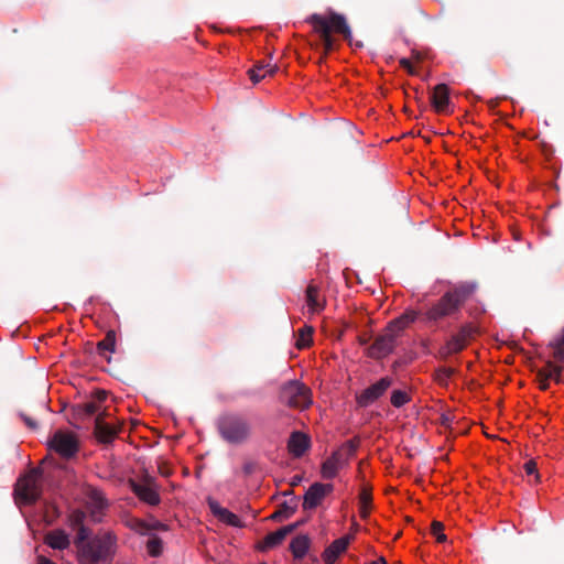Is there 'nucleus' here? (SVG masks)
<instances>
[{
    "label": "nucleus",
    "mask_w": 564,
    "mask_h": 564,
    "mask_svg": "<svg viewBox=\"0 0 564 564\" xmlns=\"http://www.w3.org/2000/svg\"><path fill=\"white\" fill-rule=\"evenodd\" d=\"M311 445L310 437L299 431L291 434L288 442V449L294 457H301Z\"/></svg>",
    "instance_id": "f3484780"
},
{
    "label": "nucleus",
    "mask_w": 564,
    "mask_h": 564,
    "mask_svg": "<svg viewBox=\"0 0 564 564\" xmlns=\"http://www.w3.org/2000/svg\"><path fill=\"white\" fill-rule=\"evenodd\" d=\"M539 384H540L541 390H547L549 386H550L549 380L541 381V382H539Z\"/></svg>",
    "instance_id": "864d4df0"
},
{
    "label": "nucleus",
    "mask_w": 564,
    "mask_h": 564,
    "mask_svg": "<svg viewBox=\"0 0 564 564\" xmlns=\"http://www.w3.org/2000/svg\"><path fill=\"white\" fill-rule=\"evenodd\" d=\"M297 508V498L293 497L290 501H284L280 505L279 509L272 513L271 519L281 520L290 518Z\"/></svg>",
    "instance_id": "b1692460"
},
{
    "label": "nucleus",
    "mask_w": 564,
    "mask_h": 564,
    "mask_svg": "<svg viewBox=\"0 0 564 564\" xmlns=\"http://www.w3.org/2000/svg\"><path fill=\"white\" fill-rule=\"evenodd\" d=\"M283 495H284V496H286V495H292V491H291V490L285 491Z\"/></svg>",
    "instance_id": "bf43d9fd"
},
{
    "label": "nucleus",
    "mask_w": 564,
    "mask_h": 564,
    "mask_svg": "<svg viewBox=\"0 0 564 564\" xmlns=\"http://www.w3.org/2000/svg\"><path fill=\"white\" fill-rule=\"evenodd\" d=\"M332 484L314 482L305 492L303 499V509L312 510L321 505L323 499L333 491Z\"/></svg>",
    "instance_id": "ddd939ff"
},
{
    "label": "nucleus",
    "mask_w": 564,
    "mask_h": 564,
    "mask_svg": "<svg viewBox=\"0 0 564 564\" xmlns=\"http://www.w3.org/2000/svg\"><path fill=\"white\" fill-rule=\"evenodd\" d=\"M39 564H55V563L52 562L51 560L46 558V557L41 556L39 558Z\"/></svg>",
    "instance_id": "603ef678"
},
{
    "label": "nucleus",
    "mask_w": 564,
    "mask_h": 564,
    "mask_svg": "<svg viewBox=\"0 0 564 564\" xmlns=\"http://www.w3.org/2000/svg\"><path fill=\"white\" fill-rule=\"evenodd\" d=\"M208 506H209L213 514L216 516L217 518L220 516V510L225 509L221 506H219V503L217 501H215L213 499L208 500Z\"/></svg>",
    "instance_id": "a18cd8bd"
},
{
    "label": "nucleus",
    "mask_w": 564,
    "mask_h": 564,
    "mask_svg": "<svg viewBox=\"0 0 564 564\" xmlns=\"http://www.w3.org/2000/svg\"><path fill=\"white\" fill-rule=\"evenodd\" d=\"M350 543V536L346 535L332 542L329 546L325 549L322 557L326 564H333L336 562L338 556L346 551Z\"/></svg>",
    "instance_id": "dca6fc26"
},
{
    "label": "nucleus",
    "mask_w": 564,
    "mask_h": 564,
    "mask_svg": "<svg viewBox=\"0 0 564 564\" xmlns=\"http://www.w3.org/2000/svg\"><path fill=\"white\" fill-rule=\"evenodd\" d=\"M116 350V332L109 329L105 338L97 343V351L100 356H105L106 351L115 352Z\"/></svg>",
    "instance_id": "cd10ccee"
},
{
    "label": "nucleus",
    "mask_w": 564,
    "mask_h": 564,
    "mask_svg": "<svg viewBox=\"0 0 564 564\" xmlns=\"http://www.w3.org/2000/svg\"><path fill=\"white\" fill-rule=\"evenodd\" d=\"M217 430L220 437L231 445L248 443L253 434L250 420L241 413H226L218 419Z\"/></svg>",
    "instance_id": "7ed1b4c3"
},
{
    "label": "nucleus",
    "mask_w": 564,
    "mask_h": 564,
    "mask_svg": "<svg viewBox=\"0 0 564 564\" xmlns=\"http://www.w3.org/2000/svg\"><path fill=\"white\" fill-rule=\"evenodd\" d=\"M279 401L290 408L304 410L312 404V391L299 380H290L280 387Z\"/></svg>",
    "instance_id": "39448f33"
},
{
    "label": "nucleus",
    "mask_w": 564,
    "mask_h": 564,
    "mask_svg": "<svg viewBox=\"0 0 564 564\" xmlns=\"http://www.w3.org/2000/svg\"><path fill=\"white\" fill-rule=\"evenodd\" d=\"M130 487L133 494L142 501L156 506L160 503L158 487L152 477L145 476L142 481L130 480Z\"/></svg>",
    "instance_id": "1a4fd4ad"
},
{
    "label": "nucleus",
    "mask_w": 564,
    "mask_h": 564,
    "mask_svg": "<svg viewBox=\"0 0 564 564\" xmlns=\"http://www.w3.org/2000/svg\"><path fill=\"white\" fill-rule=\"evenodd\" d=\"M311 545V539L306 534H300L295 536L290 543V550L294 558H303Z\"/></svg>",
    "instance_id": "4be33fe9"
},
{
    "label": "nucleus",
    "mask_w": 564,
    "mask_h": 564,
    "mask_svg": "<svg viewBox=\"0 0 564 564\" xmlns=\"http://www.w3.org/2000/svg\"><path fill=\"white\" fill-rule=\"evenodd\" d=\"M117 544V536L104 532L91 538L77 553L79 564H99L110 562Z\"/></svg>",
    "instance_id": "20e7f679"
},
{
    "label": "nucleus",
    "mask_w": 564,
    "mask_h": 564,
    "mask_svg": "<svg viewBox=\"0 0 564 564\" xmlns=\"http://www.w3.org/2000/svg\"><path fill=\"white\" fill-rule=\"evenodd\" d=\"M419 312L414 310H406L402 315L389 322L386 328L394 336L399 337L406 327L419 318Z\"/></svg>",
    "instance_id": "2eb2a0df"
},
{
    "label": "nucleus",
    "mask_w": 564,
    "mask_h": 564,
    "mask_svg": "<svg viewBox=\"0 0 564 564\" xmlns=\"http://www.w3.org/2000/svg\"><path fill=\"white\" fill-rule=\"evenodd\" d=\"M107 395L108 394L105 390H97L95 392V398H96L97 404L104 402L107 399Z\"/></svg>",
    "instance_id": "8fccbe9b"
},
{
    "label": "nucleus",
    "mask_w": 564,
    "mask_h": 564,
    "mask_svg": "<svg viewBox=\"0 0 564 564\" xmlns=\"http://www.w3.org/2000/svg\"><path fill=\"white\" fill-rule=\"evenodd\" d=\"M411 401V397L406 391L393 390L391 393V404L394 408H401Z\"/></svg>",
    "instance_id": "72a5a7b5"
},
{
    "label": "nucleus",
    "mask_w": 564,
    "mask_h": 564,
    "mask_svg": "<svg viewBox=\"0 0 564 564\" xmlns=\"http://www.w3.org/2000/svg\"><path fill=\"white\" fill-rule=\"evenodd\" d=\"M400 65H401V67L406 69L409 74L415 75V69H414V67L412 66L411 62L408 58H401L400 59Z\"/></svg>",
    "instance_id": "49530a36"
},
{
    "label": "nucleus",
    "mask_w": 564,
    "mask_h": 564,
    "mask_svg": "<svg viewBox=\"0 0 564 564\" xmlns=\"http://www.w3.org/2000/svg\"><path fill=\"white\" fill-rule=\"evenodd\" d=\"M44 542L54 550H65L70 544L68 535L61 529L46 533Z\"/></svg>",
    "instance_id": "aec40b11"
},
{
    "label": "nucleus",
    "mask_w": 564,
    "mask_h": 564,
    "mask_svg": "<svg viewBox=\"0 0 564 564\" xmlns=\"http://www.w3.org/2000/svg\"><path fill=\"white\" fill-rule=\"evenodd\" d=\"M50 510L53 512L54 517L59 516V510L56 506H54V505L50 506Z\"/></svg>",
    "instance_id": "5fc2aeb1"
},
{
    "label": "nucleus",
    "mask_w": 564,
    "mask_h": 564,
    "mask_svg": "<svg viewBox=\"0 0 564 564\" xmlns=\"http://www.w3.org/2000/svg\"><path fill=\"white\" fill-rule=\"evenodd\" d=\"M393 380L390 377H383L376 383L369 386L367 389L356 395L357 404L360 408H367L375 401L380 399L387 390L391 387Z\"/></svg>",
    "instance_id": "9d476101"
},
{
    "label": "nucleus",
    "mask_w": 564,
    "mask_h": 564,
    "mask_svg": "<svg viewBox=\"0 0 564 564\" xmlns=\"http://www.w3.org/2000/svg\"><path fill=\"white\" fill-rule=\"evenodd\" d=\"M257 467L258 465L256 462L247 460L242 466V471L246 476H250L256 471Z\"/></svg>",
    "instance_id": "37998d69"
},
{
    "label": "nucleus",
    "mask_w": 564,
    "mask_h": 564,
    "mask_svg": "<svg viewBox=\"0 0 564 564\" xmlns=\"http://www.w3.org/2000/svg\"><path fill=\"white\" fill-rule=\"evenodd\" d=\"M301 481H302V476H300V475H295V476L292 478V480H291L290 485H291L292 487H294V486H297Z\"/></svg>",
    "instance_id": "3c124183"
},
{
    "label": "nucleus",
    "mask_w": 564,
    "mask_h": 564,
    "mask_svg": "<svg viewBox=\"0 0 564 564\" xmlns=\"http://www.w3.org/2000/svg\"><path fill=\"white\" fill-rule=\"evenodd\" d=\"M91 503L89 507L90 519L95 523H99L102 520L104 510L107 507V501L99 494H94L91 497Z\"/></svg>",
    "instance_id": "5701e85b"
},
{
    "label": "nucleus",
    "mask_w": 564,
    "mask_h": 564,
    "mask_svg": "<svg viewBox=\"0 0 564 564\" xmlns=\"http://www.w3.org/2000/svg\"><path fill=\"white\" fill-rule=\"evenodd\" d=\"M536 380L539 382L544 380H550V368L547 367V364L544 368H540L536 370Z\"/></svg>",
    "instance_id": "79ce46f5"
},
{
    "label": "nucleus",
    "mask_w": 564,
    "mask_h": 564,
    "mask_svg": "<svg viewBox=\"0 0 564 564\" xmlns=\"http://www.w3.org/2000/svg\"><path fill=\"white\" fill-rule=\"evenodd\" d=\"M306 23L313 26L315 33L321 37L324 47V55L335 48V39L332 33H338L351 45L352 34L345 15L329 11L326 15L313 13L306 19Z\"/></svg>",
    "instance_id": "f03ea898"
},
{
    "label": "nucleus",
    "mask_w": 564,
    "mask_h": 564,
    "mask_svg": "<svg viewBox=\"0 0 564 564\" xmlns=\"http://www.w3.org/2000/svg\"><path fill=\"white\" fill-rule=\"evenodd\" d=\"M48 447L63 458L68 459L77 454L79 444L74 434L56 431L48 442Z\"/></svg>",
    "instance_id": "6e6552de"
},
{
    "label": "nucleus",
    "mask_w": 564,
    "mask_h": 564,
    "mask_svg": "<svg viewBox=\"0 0 564 564\" xmlns=\"http://www.w3.org/2000/svg\"><path fill=\"white\" fill-rule=\"evenodd\" d=\"M278 70L276 65H271L270 63L259 62L254 65L253 68L249 69L248 74L253 84L259 83L267 76H273Z\"/></svg>",
    "instance_id": "412c9836"
},
{
    "label": "nucleus",
    "mask_w": 564,
    "mask_h": 564,
    "mask_svg": "<svg viewBox=\"0 0 564 564\" xmlns=\"http://www.w3.org/2000/svg\"><path fill=\"white\" fill-rule=\"evenodd\" d=\"M306 304L312 314L319 313L325 307V299L321 295L319 288L313 283L308 284L305 292Z\"/></svg>",
    "instance_id": "6ab92c4d"
},
{
    "label": "nucleus",
    "mask_w": 564,
    "mask_h": 564,
    "mask_svg": "<svg viewBox=\"0 0 564 564\" xmlns=\"http://www.w3.org/2000/svg\"><path fill=\"white\" fill-rule=\"evenodd\" d=\"M41 475V469L33 468L18 480L14 492L25 503H34L41 498L42 489L39 484Z\"/></svg>",
    "instance_id": "423d86ee"
},
{
    "label": "nucleus",
    "mask_w": 564,
    "mask_h": 564,
    "mask_svg": "<svg viewBox=\"0 0 564 564\" xmlns=\"http://www.w3.org/2000/svg\"><path fill=\"white\" fill-rule=\"evenodd\" d=\"M476 284L462 283L446 291L422 315V321L437 324L445 318H457L465 302L474 294Z\"/></svg>",
    "instance_id": "f257e3e1"
},
{
    "label": "nucleus",
    "mask_w": 564,
    "mask_h": 564,
    "mask_svg": "<svg viewBox=\"0 0 564 564\" xmlns=\"http://www.w3.org/2000/svg\"><path fill=\"white\" fill-rule=\"evenodd\" d=\"M218 519L231 527H241V520L239 519V517L226 508L224 510H220V516L218 517Z\"/></svg>",
    "instance_id": "f704fd0d"
},
{
    "label": "nucleus",
    "mask_w": 564,
    "mask_h": 564,
    "mask_svg": "<svg viewBox=\"0 0 564 564\" xmlns=\"http://www.w3.org/2000/svg\"><path fill=\"white\" fill-rule=\"evenodd\" d=\"M476 333V327L468 323L462 325L456 334H454L446 344L440 349L438 354L442 358H447L451 355L457 354L462 351L466 346L468 340Z\"/></svg>",
    "instance_id": "0eeeda50"
},
{
    "label": "nucleus",
    "mask_w": 564,
    "mask_h": 564,
    "mask_svg": "<svg viewBox=\"0 0 564 564\" xmlns=\"http://www.w3.org/2000/svg\"><path fill=\"white\" fill-rule=\"evenodd\" d=\"M169 528L166 524L155 521L154 523L150 524V531H166Z\"/></svg>",
    "instance_id": "09e8293b"
},
{
    "label": "nucleus",
    "mask_w": 564,
    "mask_h": 564,
    "mask_svg": "<svg viewBox=\"0 0 564 564\" xmlns=\"http://www.w3.org/2000/svg\"><path fill=\"white\" fill-rule=\"evenodd\" d=\"M371 502V490L367 487H362L359 492V514L362 519H366L369 516Z\"/></svg>",
    "instance_id": "a878e982"
},
{
    "label": "nucleus",
    "mask_w": 564,
    "mask_h": 564,
    "mask_svg": "<svg viewBox=\"0 0 564 564\" xmlns=\"http://www.w3.org/2000/svg\"><path fill=\"white\" fill-rule=\"evenodd\" d=\"M431 529H432V533L435 535L437 542L444 543L447 540V536L443 533L444 524L442 522L433 521Z\"/></svg>",
    "instance_id": "4c0bfd02"
},
{
    "label": "nucleus",
    "mask_w": 564,
    "mask_h": 564,
    "mask_svg": "<svg viewBox=\"0 0 564 564\" xmlns=\"http://www.w3.org/2000/svg\"><path fill=\"white\" fill-rule=\"evenodd\" d=\"M147 551L150 556L158 557L163 552V541L155 534H150L147 541Z\"/></svg>",
    "instance_id": "2f4dec72"
},
{
    "label": "nucleus",
    "mask_w": 564,
    "mask_h": 564,
    "mask_svg": "<svg viewBox=\"0 0 564 564\" xmlns=\"http://www.w3.org/2000/svg\"><path fill=\"white\" fill-rule=\"evenodd\" d=\"M86 519V513L82 510H74L69 514V524L72 528L76 529L78 527L84 525Z\"/></svg>",
    "instance_id": "e433bc0d"
},
{
    "label": "nucleus",
    "mask_w": 564,
    "mask_h": 564,
    "mask_svg": "<svg viewBox=\"0 0 564 564\" xmlns=\"http://www.w3.org/2000/svg\"><path fill=\"white\" fill-rule=\"evenodd\" d=\"M260 564H267V563L262 562V563H260Z\"/></svg>",
    "instance_id": "052dcab7"
},
{
    "label": "nucleus",
    "mask_w": 564,
    "mask_h": 564,
    "mask_svg": "<svg viewBox=\"0 0 564 564\" xmlns=\"http://www.w3.org/2000/svg\"><path fill=\"white\" fill-rule=\"evenodd\" d=\"M431 104L437 113L449 112V88L446 84H438L434 87L431 95Z\"/></svg>",
    "instance_id": "4468645a"
},
{
    "label": "nucleus",
    "mask_w": 564,
    "mask_h": 564,
    "mask_svg": "<svg viewBox=\"0 0 564 564\" xmlns=\"http://www.w3.org/2000/svg\"><path fill=\"white\" fill-rule=\"evenodd\" d=\"M99 409V405L96 401H89L84 404H78L74 408V413L76 416L85 419L93 416Z\"/></svg>",
    "instance_id": "c756f323"
},
{
    "label": "nucleus",
    "mask_w": 564,
    "mask_h": 564,
    "mask_svg": "<svg viewBox=\"0 0 564 564\" xmlns=\"http://www.w3.org/2000/svg\"><path fill=\"white\" fill-rule=\"evenodd\" d=\"M126 525L130 530H132L141 535L149 534V532H150V523H147L145 521L138 519V518L128 519L126 521Z\"/></svg>",
    "instance_id": "473e14b6"
},
{
    "label": "nucleus",
    "mask_w": 564,
    "mask_h": 564,
    "mask_svg": "<svg viewBox=\"0 0 564 564\" xmlns=\"http://www.w3.org/2000/svg\"><path fill=\"white\" fill-rule=\"evenodd\" d=\"M359 340H360V344H361V345H366V344H367V341H368L366 338H360Z\"/></svg>",
    "instance_id": "13d9d810"
},
{
    "label": "nucleus",
    "mask_w": 564,
    "mask_h": 564,
    "mask_svg": "<svg viewBox=\"0 0 564 564\" xmlns=\"http://www.w3.org/2000/svg\"><path fill=\"white\" fill-rule=\"evenodd\" d=\"M109 415L106 411L99 413L95 419L94 434L104 444L112 443L121 430V425H111L105 421Z\"/></svg>",
    "instance_id": "f8f14e48"
},
{
    "label": "nucleus",
    "mask_w": 564,
    "mask_h": 564,
    "mask_svg": "<svg viewBox=\"0 0 564 564\" xmlns=\"http://www.w3.org/2000/svg\"><path fill=\"white\" fill-rule=\"evenodd\" d=\"M347 465L346 460L336 451L322 464V477L333 479L337 476L339 469Z\"/></svg>",
    "instance_id": "a211bd4d"
},
{
    "label": "nucleus",
    "mask_w": 564,
    "mask_h": 564,
    "mask_svg": "<svg viewBox=\"0 0 564 564\" xmlns=\"http://www.w3.org/2000/svg\"><path fill=\"white\" fill-rule=\"evenodd\" d=\"M359 446L358 438H351L346 441L336 452L340 453V456L348 463V460L355 456L356 451Z\"/></svg>",
    "instance_id": "7c9ffc66"
},
{
    "label": "nucleus",
    "mask_w": 564,
    "mask_h": 564,
    "mask_svg": "<svg viewBox=\"0 0 564 564\" xmlns=\"http://www.w3.org/2000/svg\"><path fill=\"white\" fill-rule=\"evenodd\" d=\"M547 367L550 368V379H553L556 383H561L563 368L552 361H547Z\"/></svg>",
    "instance_id": "ea45409f"
},
{
    "label": "nucleus",
    "mask_w": 564,
    "mask_h": 564,
    "mask_svg": "<svg viewBox=\"0 0 564 564\" xmlns=\"http://www.w3.org/2000/svg\"><path fill=\"white\" fill-rule=\"evenodd\" d=\"M20 417L23 420V422L25 423V425L31 429V430H36L37 429V423L34 419H32L31 416L24 414V413H20Z\"/></svg>",
    "instance_id": "c03bdc74"
},
{
    "label": "nucleus",
    "mask_w": 564,
    "mask_h": 564,
    "mask_svg": "<svg viewBox=\"0 0 564 564\" xmlns=\"http://www.w3.org/2000/svg\"><path fill=\"white\" fill-rule=\"evenodd\" d=\"M455 370L452 368H440L435 372V379L441 384H446L447 380L454 375Z\"/></svg>",
    "instance_id": "58836bf2"
},
{
    "label": "nucleus",
    "mask_w": 564,
    "mask_h": 564,
    "mask_svg": "<svg viewBox=\"0 0 564 564\" xmlns=\"http://www.w3.org/2000/svg\"><path fill=\"white\" fill-rule=\"evenodd\" d=\"M397 336L391 332L384 329L382 335H379L373 344L368 349V355L375 359H381L391 354L395 347Z\"/></svg>",
    "instance_id": "9b49d317"
},
{
    "label": "nucleus",
    "mask_w": 564,
    "mask_h": 564,
    "mask_svg": "<svg viewBox=\"0 0 564 564\" xmlns=\"http://www.w3.org/2000/svg\"><path fill=\"white\" fill-rule=\"evenodd\" d=\"M286 530H283V528H280L275 532H271L265 535V538L262 541V544L260 546V550L267 551L269 549H273L281 544L283 540L286 538Z\"/></svg>",
    "instance_id": "393cba45"
},
{
    "label": "nucleus",
    "mask_w": 564,
    "mask_h": 564,
    "mask_svg": "<svg viewBox=\"0 0 564 564\" xmlns=\"http://www.w3.org/2000/svg\"><path fill=\"white\" fill-rule=\"evenodd\" d=\"M160 471L163 476H169V471L166 469H160Z\"/></svg>",
    "instance_id": "4d7b16f0"
},
{
    "label": "nucleus",
    "mask_w": 564,
    "mask_h": 564,
    "mask_svg": "<svg viewBox=\"0 0 564 564\" xmlns=\"http://www.w3.org/2000/svg\"><path fill=\"white\" fill-rule=\"evenodd\" d=\"M305 522V520L297 521L295 523H291L289 525L282 527L283 530H286L285 533L290 534L293 531H295L300 525H302Z\"/></svg>",
    "instance_id": "de8ad7c7"
},
{
    "label": "nucleus",
    "mask_w": 564,
    "mask_h": 564,
    "mask_svg": "<svg viewBox=\"0 0 564 564\" xmlns=\"http://www.w3.org/2000/svg\"><path fill=\"white\" fill-rule=\"evenodd\" d=\"M523 468H524L527 475H534L535 479L539 481L540 475L538 473V466H536L535 460H533V459L528 460L524 464Z\"/></svg>",
    "instance_id": "a19ab883"
},
{
    "label": "nucleus",
    "mask_w": 564,
    "mask_h": 564,
    "mask_svg": "<svg viewBox=\"0 0 564 564\" xmlns=\"http://www.w3.org/2000/svg\"><path fill=\"white\" fill-rule=\"evenodd\" d=\"M549 347L553 350V357L557 361L564 362V327L553 337Z\"/></svg>",
    "instance_id": "bb28decb"
},
{
    "label": "nucleus",
    "mask_w": 564,
    "mask_h": 564,
    "mask_svg": "<svg viewBox=\"0 0 564 564\" xmlns=\"http://www.w3.org/2000/svg\"><path fill=\"white\" fill-rule=\"evenodd\" d=\"M369 564H386V560L383 557H380L378 561H373Z\"/></svg>",
    "instance_id": "6e6d98bb"
},
{
    "label": "nucleus",
    "mask_w": 564,
    "mask_h": 564,
    "mask_svg": "<svg viewBox=\"0 0 564 564\" xmlns=\"http://www.w3.org/2000/svg\"><path fill=\"white\" fill-rule=\"evenodd\" d=\"M313 333H314V328L312 326H303L302 328L299 329V336H297V339H296V347L299 349H304V348H307L310 347V345L312 344V337H313Z\"/></svg>",
    "instance_id": "c85d7f7f"
},
{
    "label": "nucleus",
    "mask_w": 564,
    "mask_h": 564,
    "mask_svg": "<svg viewBox=\"0 0 564 564\" xmlns=\"http://www.w3.org/2000/svg\"><path fill=\"white\" fill-rule=\"evenodd\" d=\"M77 535L75 538V545L77 547V553L80 551V547L84 545V543H87L90 539V530L84 525L76 528Z\"/></svg>",
    "instance_id": "c9c22d12"
}]
</instances>
